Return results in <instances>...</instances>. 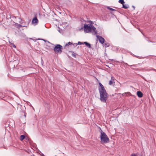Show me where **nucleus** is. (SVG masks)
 Here are the masks:
<instances>
[{"mask_svg": "<svg viewBox=\"0 0 156 156\" xmlns=\"http://www.w3.org/2000/svg\"><path fill=\"white\" fill-rule=\"evenodd\" d=\"M100 87L99 89L100 95V100L103 102H106V101L108 98V94L103 86L101 83H99Z\"/></svg>", "mask_w": 156, "mask_h": 156, "instance_id": "nucleus-1", "label": "nucleus"}, {"mask_svg": "<svg viewBox=\"0 0 156 156\" xmlns=\"http://www.w3.org/2000/svg\"><path fill=\"white\" fill-rule=\"evenodd\" d=\"M84 31L86 33L91 32L94 35H96L98 34L96 28L91 24H84Z\"/></svg>", "mask_w": 156, "mask_h": 156, "instance_id": "nucleus-2", "label": "nucleus"}, {"mask_svg": "<svg viewBox=\"0 0 156 156\" xmlns=\"http://www.w3.org/2000/svg\"><path fill=\"white\" fill-rule=\"evenodd\" d=\"M100 138L101 142L104 143H107L109 141V138L106 133L102 131L101 130V132Z\"/></svg>", "mask_w": 156, "mask_h": 156, "instance_id": "nucleus-3", "label": "nucleus"}, {"mask_svg": "<svg viewBox=\"0 0 156 156\" xmlns=\"http://www.w3.org/2000/svg\"><path fill=\"white\" fill-rule=\"evenodd\" d=\"M62 50V46L59 44L56 45L54 48V50L56 53L61 54Z\"/></svg>", "mask_w": 156, "mask_h": 156, "instance_id": "nucleus-4", "label": "nucleus"}, {"mask_svg": "<svg viewBox=\"0 0 156 156\" xmlns=\"http://www.w3.org/2000/svg\"><path fill=\"white\" fill-rule=\"evenodd\" d=\"M97 38L98 40L99 41L101 44H103L105 42L104 39L101 36L99 35H97Z\"/></svg>", "mask_w": 156, "mask_h": 156, "instance_id": "nucleus-5", "label": "nucleus"}, {"mask_svg": "<svg viewBox=\"0 0 156 156\" xmlns=\"http://www.w3.org/2000/svg\"><path fill=\"white\" fill-rule=\"evenodd\" d=\"M144 68H143L142 69L143 70H144L145 71H150L151 70H153V71H155L156 72V69H153L152 68H148L147 69H145L144 70Z\"/></svg>", "mask_w": 156, "mask_h": 156, "instance_id": "nucleus-6", "label": "nucleus"}, {"mask_svg": "<svg viewBox=\"0 0 156 156\" xmlns=\"http://www.w3.org/2000/svg\"><path fill=\"white\" fill-rule=\"evenodd\" d=\"M32 22L34 23L37 24L38 23V20L36 17L34 18L32 21Z\"/></svg>", "mask_w": 156, "mask_h": 156, "instance_id": "nucleus-7", "label": "nucleus"}, {"mask_svg": "<svg viewBox=\"0 0 156 156\" xmlns=\"http://www.w3.org/2000/svg\"><path fill=\"white\" fill-rule=\"evenodd\" d=\"M137 94L138 97L141 98L143 96V93L140 91H137Z\"/></svg>", "mask_w": 156, "mask_h": 156, "instance_id": "nucleus-8", "label": "nucleus"}, {"mask_svg": "<svg viewBox=\"0 0 156 156\" xmlns=\"http://www.w3.org/2000/svg\"><path fill=\"white\" fill-rule=\"evenodd\" d=\"M114 80V78L112 76L111 78V80L109 81V85H111L113 84V81Z\"/></svg>", "mask_w": 156, "mask_h": 156, "instance_id": "nucleus-9", "label": "nucleus"}, {"mask_svg": "<svg viewBox=\"0 0 156 156\" xmlns=\"http://www.w3.org/2000/svg\"><path fill=\"white\" fill-rule=\"evenodd\" d=\"M84 44L87 47H88L89 48H91V45L90 44L86 42H83Z\"/></svg>", "mask_w": 156, "mask_h": 156, "instance_id": "nucleus-10", "label": "nucleus"}, {"mask_svg": "<svg viewBox=\"0 0 156 156\" xmlns=\"http://www.w3.org/2000/svg\"><path fill=\"white\" fill-rule=\"evenodd\" d=\"M123 8L126 9H128L129 8V6L128 5H124V4L122 5V7Z\"/></svg>", "mask_w": 156, "mask_h": 156, "instance_id": "nucleus-11", "label": "nucleus"}, {"mask_svg": "<svg viewBox=\"0 0 156 156\" xmlns=\"http://www.w3.org/2000/svg\"><path fill=\"white\" fill-rule=\"evenodd\" d=\"M109 44L108 43L105 42L104 44V46L105 47H108L109 46Z\"/></svg>", "mask_w": 156, "mask_h": 156, "instance_id": "nucleus-12", "label": "nucleus"}, {"mask_svg": "<svg viewBox=\"0 0 156 156\" xmlns=\"http://www.w3.org/2000/svg\"><path fill=\"white\" fill-rule=\"evenodd\" d=\"M25 138V136L24 135H21L20 136V140H22Z\"/></svg>", "mask_w": 156, "mask_h": 156, "instance_id": "nucleus-13", "label": "nucleus"}, {"mask_svg": "<svg viewBox=\"0 0 156 156\" xmlns=\"http://www.w3.org/2000/svg\"><path fill=\"white\" fill-rule=\"evenodd\" d=\"M119 2L122 5L124 3V0H119Z\"/></svg>", "mask_w": 156, "mask_h": 156, "instance_id": "nucleus-14", "label": "nucleus"}, {"mask_svg": "<svg viewBox=\"0 0 156 156\" xmlns=\"http://www.w3.org/2000/svg\"><path fill=\"white\" fill-rule=\"evenodd\" d=\"M72 55L74 57H76V54L75 53L73 52H72Z\"/></svg>", "mask_w": 156, "mask_h": 156, "instance_id": "nucleus-15", "label": "nucleus"}, {"mask_svg": "<svg viewBox=\"0 0 156 156\" xmlns=\"http://www.w3.org/2000/svg\"><path fill=\"white\" fill-rule=\"evenodd\" d=\"M126 94H130V93L129 92H127V93H123V94H122V96H126Z\"/></svg>", "mask_w": 156, "mask_h": 156, "instance_id": "nucleus-16", "label": "nucleus"}, {"mask_svg": "<svg viewBox=\"0 0 156 156\" xmlns=\"http://www.w3.org/2000/svg\"><path fill=\"white\" fill-rule=\"evenodd\" d=\"M72 44V43L70 42H69L68 43H66V45H65V46H69V45H71V44Z\"/></svg>", "mask_w": 156, "mask_h": 156, "instance_id": "nucleus-17", "label": "nucleus"}, {"mask_svg": "<svg viewBox=\"0 0 156 156\" xmlns=\"http://www.w3.org/2000/svg\"><path fill=\"white\" fill-rule=\"evenodd\" d=\"M126 64L127 65L130 66V67L133 66V67H137V65H128L127 63H126Z\"/></svg>", "mask_w": 156, "mask_h": 156, "instance_id": "nucleus-18", "label": "nucleus"}, {"mask_svg": "<svg viewBox=\"0 0 156 156\" xmlns=\"http://www.w3.org/2000/svg\"><path fill=\"white\" fill-rule=\"evenodd\" d=\"M140 76L142 78H143L145 81H147V80L146 79V78H145L144 76H142V75H140Z\"/></svg>", "mask_w": 156, "mask_h": 156, "instance_id": "nucleus-19", "label": "nucleus"}, {"mask_svg": "<svg viewBox=\"0 0 156 156\" xmlns=\"http://www.w3.org/2000/svg\"><path fill=\"white\" fill-rule=\"evenodd\" d=\"M107 9L111 11H115V10L110 7H108Z\"/></svg>", "mask_w": 156, "mask_h": 156, "instance_id": "nucleus-20", "label": "nucleus"}, {"mask_svg": "<svg viewBox=\"0 0 156 156\" xmlns=\"http://www.w3.org/2000/svg\"><path fill=\"white\" fill-rule=\"evenodd\" d=\"M130 156H138V155L136 154L133 153L130 155Z\"/></svg>", "mask_w": 156, "mask_h": 156, "instance_id": "nucleus-21", "label": "nucleus"}, {"mask_svg": "<svg viewBox=\"0 0 156 156\" xmlns=\"http://www.w3.org/2000/svg\"><path fill=\"white\" fill-rule=\"evenodd\" d=\"M84 44L83 43H82L80 41H79L78 43V44L81 45L82 44Z\"/></svg>", "mask_w": 156, "mask_h": 156, "instance_id": "nucleus-22", "label": "nucleus"}, {"mask_svg": "<svg viewBox=\"0 0 156 156\" xmlns=\"http://www.w3.org/2000/svg\"><path fill=\"white\" fill-rule=\"evenodd\" d=\"M19 26H20V27H27V26H23V25H21L20 24H19Z\"/></svg>", "mask_w": 156, "mask_h": 156, "instance_id": "nucleus-23", "label": "nucleus"}, {"mask_svg": "<svg viewBox=\"0 0 156 156\" xmlns=\"http://www.w3.org/2000/svg\"><path fill=\"white\" fill-rule=\"evenodd\" d=\"M77 44H74L73 45L74 46H75V47H76V46H77Z\"/></svg>", "mask_w": 156, "mask_h": 156, "instance_id": "nucleus-24", "label": "nucleus"}, {"mask_svg": "<svg viewBox=\"0 0 156 156\" xmlns=\"http://www.w3.org/2000/svg\"><path fill=\"white\" fill-rule=\"evenodd\" d=\"M18 19H19V20H20V21H19V23H20V21L21 20V19H20V18H18Z\"/></svg>", "mask_w": 156, "mask_h": 156, "instance_id": "nucleus-25", "label": "nucleus"}, {"mask_svg": "<svg viewBox=\"0 0 156 156\" xmlns=\"http://www.w3.org/2000/svg\"><path fill=\"white\" fill-rule=\"evenodd\" d=\"M90 23L91 24H92L93 22L91 21H89Z\"/></svg>", "mask_w": 156, "mask_h": 156, "instance_id": "nucleus-26", "label": "nucleus"}, {"mask_svg": "<svg viewBox=\"0 0 156 156\" xmlns=\"http://www.w3.org/2000/svg\"><path fill=\"white\" fill-rule=\"evenodd\" d=\"M147 41H148V42H151V41H150V40H147Z\"/></svg>", "mask_w": 156, "mask_h": 156, "instance_id": "nucleus-27", "label": "nucleus"}, {"mask_svg": "<svg viewBox=\"0 0 156 156\" xmlns=\"http://www.w3.org/2000/svg\"><path fill=\"white\" fill-rule=\"evenodd\" d=\"M13 47L14 48H16V46H15L14 45H13Z\"/></svg>", "mask_w": 156, "mask_h": 156, "instance_id": "nucleus-28", "label": "nucleus"}, {"mask_svg": "<svg viewBox=\"0 0 156 156\" xmlns=\"http://www.w3.org/2000/svg\"><path fill=\"white\" fill-rule=\"evenodd\" d=\"M132 7L134 8V9H135V7L134 6H133Z\"/></svg>", "mask_w": 156, "mask_h": 156, "instance_id": "nucleus-29", "label": "nucleus"}, {"mask_svg": "<svg viewBox=\"0 0 156 156\" xmlns=\"http://www.w3.org/2000/svg\"><path fill=\"white\" fill-rule=\"evenodd\" d=\"M13 18H15V19H16V17H15V16H13Z\"/></svg>", "mask_w": 156, "mask_h": 156, "instance_id": "nucleus-30", "label": "nucleus"}, {"mask_svg": "<svg viewBox=\"0 0 156 156\" xmlns=\"http://www.w3.org/2000/svg\"><path fill=\"white\" fill-rule=\"evenodd\" d=\"M42 156H44V154H43V155H42Z\"/></svg>", "mask_w": 156, "mask_h": 156, "instance_id": "nucleus-31", "label": "nucleus"}, {"mask_svg": "<svg viewBox=\"0 0 156 156\" xmlns=\"http://www.w3.org/2000/svg\"><path fill=\"white\" fill-rule=\"evenodd\" d=\"M42 40H43V41H44V39H42Z\"/></svg>", "mask_w": 156, "mask_h": 156, "instance_id": "nucleus-32", "label": "nucleus"}]
</instances>
